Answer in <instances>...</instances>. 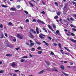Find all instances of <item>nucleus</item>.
Here are the masks:
<instances>
[{"label": "nucleus", "instance_id": "f3484780", "mask_svg": "<svg viewBox=\"0 0 76 76\" xmlns=\"http://www.w3.org/2000/svg\"><path fill=\"white\" fill-rule=\"evenodd\" d=\"M60 68H61L62 70H64V67L63 65L61 66Z\"/></svg>", "mask_w": 76, "mask_h": 76}, {"label": "nucleus", "instance_id": "4d7b16f0", "mask_svg": "<svg viewBox=\"0 0 76 76\" xmlns=\"http://www.w3.org/2000/svg\"><path fill=\"white\" fill-rule=\"evenodd\" d=\"M42 3L44 5H45V3L44 2H43V1H42Z\"/></svg>", "mask_w": 76, "mask_h": 76}, {"label": "nucleus", "instance_id": "72a5a7b5", "mask_svg": "<svg viewBox=\"0 0 76 76\" xmlns=\"http://www.w3.org/2000/svg\"><path fill=\"white\" fill-rule=\"evenodd\" d=\"M53 45L55 47H56L57 46V44L56 43H53Z\"/></svg>", "mask_w": 76, "mask_h": 76}, {"label": "nucleus", "instance_id": "79ce46f5", "mask_svg": "<svg viewBox=\"0 0 76 76\" xmlns=\"http://www.w3.org/2000/svg\"><path fill=\"white\" fill-rule=\"evenodd\" d=\"M20 48H15V49L16 50H18Z\"/></svg>", "mask_w": 76, "mask_h": 76}, {"label": "nucleus", "instance_id": "9d476101", "mask_svg": "<svg viewBox=\"0 0 76 76\" xmlns=\"http://www.w3.org/2000/svg\"><path fill=\"white\" fill-rule=\"evenodd\" d=\"M52 25L53 28L54 29H56V26L55 24L53 23Z\"/></svg>", "mask_w": 76, "mask_h": 76}, {"label": "nucleus", "instance_id": "ddd939ff", "mask_svg": "<svg viewBox=\"0 0 76 76\" xmlns=\"http://www.w3.org/2000/svg\"><path fill=\"white\" fill-rule=\"evenodd\" d=\"M30 31H32V32L34 33V34H36V32L34 31L33 29H31Z\"/></svg>", "mask_w": 76, "mask_h": 76}, {"label": "nucleus", "instance_id": "6e6552de", "mask_svg": "<svg viewBox=\"0 0 76 76\" xmlns=\"http://www.w3.org/2000/svg\"><path fill=\"white\" fill-rule=\"evenodd\" d=\"M69 39L72 42L74 43H76V40H74V39L72 38H70Z\"/></svg>", "mask_w": 76, "mask_h": 76}, {"label": "nucleus", "instance_id": "dca6fc26", "mask_svg": "<svg viewBox=\"0 0 76 76\" xmlns=\"http://www.w3.org/2000/svg\"><path fill=\"white\" fill-rule=\"evenodd\" d=\"M64 48H65V49H66V50L67 51L69 52H70V50H69V49H68V48H66V47H64Z\"/></svg>", "mask_w": 76, "mask_h": 76}, {"label": "nucleus", "instance_id": "e2e57ef3", "mask_svg": "<svg viewBox=\"0 0 76 76\" xmlns=\"http://www.w3.org/2000/svg\"><path fill=\"white\" fill-rule=\"evenodd\" d=\"M8 24L10 25H12V23L10 22L8 23Z\"/></svg>", "mask_w": 76, "mask_h": 76}, {"label": "nucleus", "instance_id": "ea45409f", "mask_svg": "<svg viewBox=\"0 0 76 76\" xmlns=\"http://www.w3.org/2000/svg\"><path fill=\"white\" fill-rule=\"evenodd\" d=\"M33 55H32L31 54H29V56L31 57H33Z\"/></svg>", "mask_w": 76, "mask_h": 76}, {"label": "nucleus", "instance_id": "cd10ccee", "mask_svg": "<svg viewBox=\"0 0 76 76\" xmlns=\"http://www.w3.org/2000/svg\"><path fill=\"white\" fill-rule=\"evenodd\" d=\"M4 37V34H1V37H0V38L1 39H2Z\"/></svg>", "mask_w": 76, "mask_h": 76}, {"label": "nucleus", "instance_id": "0e129e2a", "mask_svg": "<svg viewBox=\"0 0 76 76\" xmlns=\"http://www.w3.org/2000/svg\"><path fill=\"white\" fill-rule=\"evenodd\" d=\"M64 63H66L67 62H68V61H64Z\"/></svg>", "mask_w": 76, "mask_h": 76}, {"label": "nucleus", "instance_id": "6e6d98bb", "mask_svg": "<svg viewBox=\"0 0 76 76\" xmlns=\"http://www.w3.org/2000/svg\"><path fill=\"white\" fill-rule=\"evenodd\" d=\"M17 75L16 74H14L13 76H17Z\"/></svg>", "mask_w": 76, "mask_h": 76}, {"label": "nucleus", "instance_id": "e433bc0d", "mask_svg": "<svg viewBox=\"0 0 76 76\" xmlns=\"http://www.w3.org/2000/svg\"><path fill=\"white\" fill-rule=\"evenodd\" d=\"M57 15L58 16H60V13L59 12H58L57 13Z\"/></svg>", "mask_w": 76, "mask_h": 76}, {"label": "nucleus", "instance_id": "20e7f679", "mask_svg": "<svg viewBox=\"0 0 76 76\" xmlns=\"http://www.w3.org/2000/svg\"><path fill=\"white\" fill-rule=\"evenodd\" d=\"M37 22L38 23H41L42 24H45V23L44 22L42 21H41L40 20L38 19L37 20Z\"/></svg>", "mask_w": 76, "mask_h": 76}, {"label": "nucleus", "instance_id": "4c0bfd02", "mask_svg": "<svg viewBox=\"0 0 76 76\" xmlns=\"http://www.w3.org/2000/svg\"><path fill=\"white\" fill-rule=\"evenodd\" d=\"M41 13L44 15L45 14V12L44 11H43L42 12H41Z\"/></svg>", "mask_w": 76, "mask_h": 76}, {"label": "nucleus", "instance_id": "7c9ffc66", "mask_svg": "<svg viewBox=\"0 0 76 76\" xmlns=\"http://www.w3.org/2000/svg\"><path fill=\"white\" fill-rule=\"evenodd\" d=\"M72 30L74 31H76V28H72Z\"/></svg>", "mask_w": 76, "mask_h": 76}, {"label": "nucleus", "instance_id": "5fc2aeb1", "mask_svg": "<svg viewBox=\"0 0 76 76\" xmlns=\"http://www.w3.org/2000/svg\"><path fill=\"white\" fill-rule=\"evenodd\" d=\"M70 20H72V21H74V20L72 18H70Z\"/></svg>", "mask_w": 76, "mask_h": 76}, {"label": "nucleus", "instance_id": "bb28decb", "mask_svg": "<svg viewBox=\"0 0 76 76\" xmlns=\"http://www.w3.org/2000/svg\"><path fill=\"white\" fill-rule=\"evenodd\" d=\"M55 5H56V6H58V4L57 2H55Z\"/></svg>", "mask_w": 76, "mask_h": 76}, {"label": "nucleus", "instance_id": "393cba45", "mask_svg": "<svg viewBox=\"0 0 76 76\" xmlns=\"http://www.w3.org/2000/svg\"><path fill=\"white\" fill-rule=\"evenodd\" d=\"M25 61V59H22L21 60V61H20V62L22 63L23 62Z\"/></svg>", "mask_w": 76, "mask_h": 76}, {"label": "nucleus", "instance_id": "f704fd0d", "mask_svg": "<svg viewBox=\"0 0 76 76\" xmlns=\"http://www.w3.org/2000/svg\"><path fill=\"white\" fill-rule=\"evenodd\" d=\"M36 31H39V28L38 27H36Z\"/></svg>", "mask_w": 76, "mask_h": 76}, {"label": "nucleus", "instance_id": "09e8293b", "mask_svg": "<svg viewBox=\"0 0 76 76\" xmlns=\"http://www.w3.org/2000/svg\"><path fill=\"white\" fill-rule=\"evenodd\" d=\"M26 45H29L30 46V45L28 43V42H26Z\"/></svg>", "mask_w": 76, "mask_h": 76}, {"label": "nucleus", "instance_id": "37998d69", "mask_svg": "<svg viewBox=\"0 0 76 76\" xmlns=\"http://www.w3.org/2000/svg\"><path fill=\"white\" fill-rule=\"evenodd\" d=\"M3 27V25L2 24H1L0 26V27L1 28H2Z\"/></svg>", "mask_w": 76, "mask_h": 76}, {"label": "nucleus", "instance_id": "f257e3e1", "mask_svg": "<svg viewBox=\"0 0 76 76\" xmlns=\"http://www.w3.org/2000/svg\"><path fill=\"white\" fill-rule=\"evenodd\" d=\"M17 37L18 39H23V36L20 35L19 34H17Z\"/></svg>", "mask_w": 76, "mask_h": 76}, {"label": "nucleus", "instance_id": "603ef678", "mask_svg": "<svg viewBox=\"0 0 76 76\" xmlns=\"http://www.w3.org/2000/svg\"><path fill=\"white\" fill-rule=\"evenodd\" d=\"M50 54L52 55H54V53L53 52H51V53H50Z\"/></svg>", "mask_w": 76, "mask_h": 76}, {"label": "nucleus", "instance_id": "c85d7f7f", "mask_svg": "<svg viewBox=\"0 0 76 76\" xmlns=\"http://www.w3.org/2000/svg\"><path fill=\"white\" fill-rule=\"evenodd\" d=\"M62 73H63V74H64V75H65L66 76H69V75L68 74H66L65 73H64V72H62Z\"/></svg>", "mask_w": 76, "mask_h": 76}, {"label": "nucleus", "instance_id": "58836bf2", "mask_svg": "<svg viewBox=\"0 0 76 76\" xmlns=\"http://www.w3.org/2000/svg\"><path fill=\"white\" fill-rule=\"evenodd\" d=\"M66 7H67V5H65V6H64V7L63 8V9L64 10V9L66 8Z\"/></svg>", "mask_w": 76, "mask_h": 76}, {"label": "nucleus", "instance_id": "c03bdc74", "mask_svg": "<svg viewBox=\"0 0 76 76\" xmlns=\"http://www.w3.org/2000/svg\"><path fill=\"white\" fill-rule=\"evenodd\" d=\"M11 37L13 39H15V38L13 36H11Z\"/></svg>", "mask_w": 76, "mask_h": 76}, {"label": "nucleus", "instance_id": "2eb2a0df", "mask_svg": "<svg viewBox=\"0 0 76 76\" xmlns=\"http://www.w3.org/2000/svg\"><path fill=\"white\" fill-rule=\"evenodd\" d=\"M42 29L43 30V31H45V32L48 33V31L46 30V28H45L44 27Z\"/></svg>", "mask_w": 76, "mask_h": 76}, {"label": "nucleus", "instance_id": "338daca9", "mask_svg": "<svg viewBox=\"0 0 76 76\" xmlns=\"http://www.w3.org/2000/svg\"><path fill=\"white\" fill-rule=\"evenodd\" d=\"M75 3H75V2H74V1H73V2H72V4H75Z\"/></svg>", "mask_w": 76, "mask_h": 76}, {"label": "nucleus", "instance_id": "4be33fe9", "mask_svg": "<svg viewBox=\"0 0 76 76\" xmlns=\"http://www.w3.org/2000/svg\"><path fill=\"white\" fill-rule=\"evenodd\" d=\"M52 70L53 71H55V72L57 71V70L56 69H55V68L52 69Z\"/></svg>", "mask_w": 76, "mask_h": 76}, {"label": "nucleus", "instance_id": "6ab92c4d", "mask_svg": "<svg viewBox=\"0 0 76 76\" xmlns=\"http://www.w3.org/2000/svg\"><path fill=\"white\" fill-rule=\"evenodd\" d=\"M43 72H44L43 70L41 71L40 72H39V73H38V74H42V73H43Z\"/></svg>", "mask_w": 76, "mask_h": 76}, {"label": "nucleus", "instance_id": "864d4df0", "mask_svg": "<svg viewBox=\"0 0 76 76\" xmlns=\"http://www.w3.org/2000/svg\"><path fill=\"white\" fill-rule=\"evenodd\" d=\"M4 35H5V36H6L7 37L8 36H7V34L5 33V34H4Z\"/></svg>", "mask_w": 76, "mask_h": 76}, {"label": "nucleus", "instance_id": "a211bd4d", "mask_svg": "<svg viewBox=\"0 0 76 76\" xmlns=\"http://www.w3.org/2000/svg\"><path fill=\"white\" fill-rule=\"evenodd\" d=\"M28 4H29L31 5V7H34V5L33 4H32V3H31L30 2H29L28 3Z\"/></svg>", "mask_w": 76, "mask_h": 76}, {"label": "nucleus", "instance_id": "8fccbe9b", "mask_svg": "<svg viewBox=\"0 0 76 76\" xmlns=\"http://www.w3.org/2000/svg\"><path fill=\"white\" fill-rule=\"evenodd\" d=\"M48 39H49L50 40H51L52 38L51 37H48Z\"/></svg>", "mask_w": 76, "mask_h": 76}, {"label": "nucleus", "instance_id": "5701e85b", "mask_svg": "<svg viewBox=\"0 0 76 76\" xmlns=\"http://www.w3.org/2000/svg\"><path fill=\"white\" fill-rule=\"evenodd\" d=\"M70 26H71V27H73V28H76V26H73V25H72V24H71V25H70Z\"/></svg>", "mask_w": 76, "mask_h": 76}, {"label": "nucleus", "instance_id": "a19ab883", "mask_svg": "<svg viewBox=\"0 0 76 76\" xmlns=\"http://www.w3.org/2000/svg\"><path fill=\"white\" fill-rule=\"evenodd\" d=\"M12 41L14 42H16V39H15L12 40Z\"/></svg>", "mask_w": 76, "mask_h": 76}, {"label": "nucleus", "instance_id": "0eeeda50", "mask_svg": "<svg viewBox=\"0 0 76 76\" xmlns=\"http://www.w3.org/2000/svg\"><path fill=\"white\" fill-rule=\"evenodd\" d=\"M16 66L15 63V62H12L11 63V66L12 67H14Z\"/></svg>", "mask_w": 76, "mask_h": 76}, {"label": "nucleus", "instance_id": "052dcab7", "mask_svg": "<svg viewBox=\"0 0 76 76\" xmlns=\"http://www.w3.org/2000/svg\"><path fill=\"white\" fill-rule=\"evenodd\" d=\"M64 31H66V32H68V30L65 29H64Z\"/></svg>", "mask_w": 76, "mask_h": 76}, {"label": "nucleus", "instance_id": "c756f323", "mask_svg": "<svg viewBox=\"0 0 76 76\" xmlns=\"http://www.w3.org/2000/svg\"><path fill=\"white\" fill-rule=\"evenodd\" d=\"M28 58V57L27 56H24L22 57V58Z\"/></svg>", "mask_w": 76, "mask_h": 76}, {"label": "nucleus", "instance_id": "3c124183", "mask_svg": "<svg viewBox=\"0 0 76 76\" xmlns=\"http://www.w3.org/2000/svg\"><path fill=\"white\" fill-rule=\"evenodd\" d=\"M36 33H37V34H39V31H36Z\"/></svg>", "mask_w": 76, "mask_h": 76}, {"label": "nucleus", "instance_id": "de8ad7c7", "mask_svg": "<svg viewBox=\"0 0 76 76\" xmlns=\"http://www.w3.org/2000/svg\"><path fill=\"white\" fill-rule=\"evenodd\" d=\"M32 22H36V19H34V20H33Z\"/></svg>", "mask_w": 76, "mask_h": 76}, {"label": "nucleus", "instance_id": "9b49d317", "mask_svg": "<svg viewBox=\"0 0 76 76\" xmlns=\"http://www.w3.org/2000/svg\"><path fill=\"white\" fill-rule=\"evenodd\" d=\"M10 10H12V11H16L17 10L15 8H11L10 9Z\"/></svg>", "mask_w": 76, "mask_h": 76}, {"label": "nucleus", "instance_id": "aec40b11", "mask_svg": "<svg viewBox=\"0 0 76 76\" xmlns=\"http://www.w3.org/2000/svg\"><path fill=\"white\" fill-rule=\"evenodd\" d=\"M37 49H38V50H42V49L41 48V47H37Z\"/></svg>", "mask_w": 76, "mask_h": 76}, {"label": "nucleus", "instance_id": "680f3d73", "mask_svg": "<svg viewBox=\"0 0 76 76\" xmlns=\"http://www.w3.org/2000/svg\"><path fill=\"white\" fill-rule=\"evenodd\" d=\"M63 7V4H61V6H60V7H61V8Z\"/></svg>", "mask_w": 76, "mask_h": 76}, {"label": "nucleus", "instance_id": "1a4fd4ad", "mask_svg": "<svg viewBox=\"0 0 76 76\" xmlns=\"http://www.w3.org/2000/svg\"><path fill=\"white\" fill-rule=\"evenodd\" d=\"M56 33H55V35H57V34H58V35H60V33H59L60 31L59 30H57V31H56Z\"/></svg>", "mask_w": 76, "mask_h": 76}, {"label": "nucleus", "instance_id": "412c9836", "mask_svg": "<svg viewBox=\"0 0 76 76\" xmlns=\"http://www.w3.org/2000/svg\"><path fill=\"white\" fill-rule=\"evenodd\" d=\"M42 53V51H38V52H37V53H38V54H41V53Z\"/></svg>", "mask_w": 76, "mask_h": 76}, {"label": "nucleus", "instance_id": "c9c22d12", "mask_svg": "<svg viewBox=\"0 0 76 76\" xmlns=\"http://www.w3.org/2000/svg\"><path fill=\"white\" fill-rule=\"evenodd\" d=\"M71 35L72 36H75V34L74 33H71Z\"/></svg>", "mask_w": 76, "mask_h": 76}, {"label": "nucleus", "instance_id": "a878e982", "mask_svg": "<svg viewBox=\"0 0 76 76\" xmlns=\"http://www.w3.org/2000/svg\"><path fill=\"white\" fill-rule=\"evenodd\" d=\"M58 18V15H56V16H55V17H54V18H55V19H56Z\"/></svg>", "mask_w": 76, "mask_h": 76}, {"label": "nucleus", "instance_id": "7ed1b4c3", "mask_svg": "<svg viewBox=\"0 0 76 76\" xmlns=\"http://www.w3.org/2000/svg\"><path fill=\"white\" fill-rule=\"evenodd\" d=\"M45 37V35H43L42 34H39V38H40L41 39H45V37Z\"/></svg>", "mask_w": 76, "mask_h": 76}, {"label": "nucleus", "instance_id": "2f4dec72", "mask_svg": "<svg viewBox=\"0 0 76 76\" xmlns=\"http://www.w3.org/2000/svg\"><path fill=\"white\" fill-rule=\"evenodd\" d=\"M21 7V6H20V5H17V8L18 9H19V8H20Z\"/></svg>", "mask_w": 76, "mask_h": 76}, {"label": "nucleus", "instance_id": "f03ea898", "mask_svg": "<svg viewBox=\"0 0 76 76\" xmlns=\"http://www.w3.org/2000/svg\"><path fill=\"white\" fill-rule=\"evenodd\" d=\"M29 42L30 43V45H29V47H32V46L34 45V43L33 42L32 40H29Z\"/></svg>", "mask_w": 76, "mask_h": 76}, {"label": "nucleus", "instance_id": "13d9d810", "mask_svg": "<svg viewBox=\"0 0 76 76\" xmlns=\"http://www.w3.org/2000/svg\"><path fill=\"white\" fill-rule=\"evenodd\" d=\"M69 64H70V65H73V63H72L70 62L69 63Z\"/></svg>", "mask_w": 76, "mask_h": 76}, {"label": "nucleus", "instance_id": "f8f14e48", "mask_svg": "<svg viewBox=\"0 0 76 76\" xmlns=\"http://www.w3.org/2000/svg\"><path fill=\"white\" fill-rule=\"evenodd\" d=\"M12 54H6V56H7V57H11L12 56Z\"/></svg>", "mask_w": 76, "mask_h": 76}, {"label": "nucleus", "instance_id": "473e14b6", "mask_svg": "<svg viewBox=\"0 0 76 76\" xmlns=\"http://www.w3.org/2000/svg\"><path fill=\"white\" fill-rule=\"evenodd\" d=\"M35 49L34 48H32L31 49V51H35Z\"/></svg>", "mask_w": 76, "mask_h": 76}, {"label": "nucleus", "instance_id": "b1692460", "mask_svg": "<svg viewBox=\"0 0 76 76\" xmlns=\"http://www.w3.org/2000/svg\"><path fill=\"white\" fill-rule=\"evenodd\" d=\"M4 72V70H1L0 71V73H2Z\"/></svg>", "mask_w": 76, "mask_h": 76}, {"label": "nucleus", "instance_id": "423d86ee", "mask_svg": "<svg viewBox=\"0 0 76 76\" xmlns=\"http://www.w3.org/2000/svg\"><path fill=\"white\" fill-rule=\"evenodd\" d=\"M48 28H49L51 30V31H52L53 32L54 31V30H53V29L52 27H51V26H50V25H48Z\"/></svg>", "mask_w": 76, "mask_h": 76}, {"label": "nucleus", "instance_id": "bf43d9fd", "mask_svg": "<svg viewBox=\"0 0 76 76\" xmlns=\"http://www.w3.org/2000/svg\"><path fill=\"white\" fill-rule=\"evenodd\" d=\"M15 72H19V70H15Z\"/></svg>", "mask_w": 76, "mask_h": 76}, {"label": "nucleus", "instance_id": "a18cd8bd", "mask_svg": "<svg viewBox=\"0 0 76 76\" xmlns=\"http://www.w3.org/2000/svg\"><path fill=\"white\" fill-rule=\"evenodd\" d=\"M24 12H25V13H26V14L28 15V13L27 11H24Z\"/></svg>", "mask_w": 76, "mask_h": 76}, {"label": "nucleus", "instance_id": "39448f33", "mask_svg": "<svg viewBox=\"0 0 76 76\" xmlns=\"http://www.w3.org/2000/svg\"><path fill=\"white\" fill-rule=\"evenodd\" d=\"M29 34H30V36H29V37L31 38L32 39H33L35 37V36L34 35L32 34L31 32H29Z\"/></svg>", "mask_w": 76, "mask_h": 76}, {"label": "nucleus", "instance_id": "4468645a", "mask_svg": "<svg viewBox=\"0 0 76 76\" xmlns=\"http://www.w3.org/2000/svg\"><path fill=\"white\" fill-rule=\"evenodd\" d=\"M43 42L47 46H48L49 45V44H48V43L46 42L45 41H43Z\"/></svg>", "mask_w": 76, "mask_h": 76}, {"label": "nucleus", "instance_id": "69168bd1", "mask_svg": "<svg viewBox=\"0 0 76 76\" xmlns=\"http://www.w3.org/2000/svg\"><path fill=\"white\" fill-rule=\"evenodd\" d=\"M65 54L67 55H69V53H64Z\"/></svg>", "mask_w": 76, "mask_h": 76}, {"label": "nucleus", "instance_id": "774afa93", "mask_svg": "<svg viewBox=\"0 0 76 76\" xmlns=\"http://www.w3.org/2000/svg\"><path fill=\"white\" fill-rule=\"evenodd\" d=\"M47 65H48V66H49V65H50V64L49 63H47Z\"/></svg>", "mask_w": 76, "mask_h": 76}, {"label": "nucleus", "instance_id": "49530a36", "mask_svg": "<svg viewBox=\"0 0 76 76\" xmlns=\"http://www.w3.org/2000/svg\"><path fill=\"white\" fill-rule=\"evenodd\" d=\"M26 22H29V20L28 19H26Z\"/></svg>", "mask_w": 76, "mask_h": 76}]
</instances>
